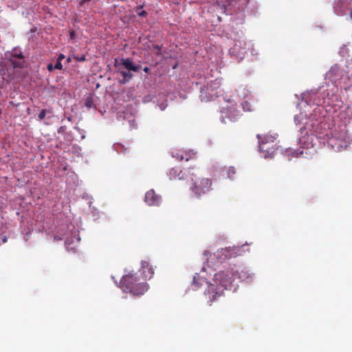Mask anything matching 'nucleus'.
Here are the masks:
<instances>
[{
	"instance_id": "f257e3e1",
	"label": "nucleus",
	"mask_w": 352,
	"mask_h": 352,
	"mask_svg": "<svg viewBox=\"0 0 352 352\" xmlns=\"http://www.w3.org/2000/svg\"><path fill=\"white\" fill-rule=\"evenodd\" d=\"M169 176L171 179L190 180V190L198 199L212 190V181L209 178H198L195 167L180 169L178 167L170 170Z\"/></svg>"
},
{
	"instance_id": "f03ea898",
	"label": "nucleus",
	"mask_w": 352,
	"mask_h": 352,
	"mask_svg": "<svg viewBox=\"0 0 352 352\" xmlns=\"http://www.w3.org/2000/svg\"><path fill=\"white\" fill-rule=\"evenodd\" d=\"M234 273L229 270L221 271L214 276V283L208 285L206 295L209 299L210 304L216 300L217 297L221 296L223 291L232 287Z\"/></svg>"
},
{
	"instance_id": "7ed1b4c3",
	"label": "nucleus",
	"mask_w": 352,
	"mask_h": 352,
	"mask_svg": "<svg viewBox=\"0 0 352 352\" xmlns=\"http://www.w3.org/2000/svg\"><path fill=\"white\" fill-rule=\"evenodd\" d=\"M121 287L126 292L140 296L147 291L148 286L145 282H138L135 274L130 273L124 276L120 282Z\"/></svg>"
},
{
	"instance_id": "20e7f679",
	"label": "nucleus",
	"mask_w": 352,
	"mask_h": 352,
	"mask_svg": "<svg viewBox=\"0 0 352 352\" xmlns=\"http://www.w3.org/2000/svg\"><path fill=\"white\" fill-rule=\"evenodd\" d=\"M256 137L258 140L259 149L264 153L265 157L272 155L275 151L274 141L276 139V135L265 134L262 135L258 134Z\"/></svg>"
},
{
	"instance_id": "39448f33",
	"label": "nucleus",
	"mask_w": 352,
	"mask_h": 352,
	"mask_svg": "<svg viewBox=\"0 0 352 352\" xmlns=\"http://www.w3.org/2000/svg\"><path fill=\"white\" fill-rule=\"evenodd\" d=\"M239 250L236 248H226L218 250L214 256L216 257L217 262L223 263L225 261L236 257L238 255Z\"/></svg>"
},
{
	"instance_id": "423d86ee",
	"label": "nucleus",
	"mask_w": 352,
	"mask_h": 352,
	"mask_svg": "<svg viewBox=\"0 0 352 352\" xmlns=\"http://www.w3.org/2000/svg\"><path fill=\"white\" fill-rule=\"evenodd\" d=\"M144 201L148 206H158L161 202V197L151 189L146 192Z\"/></svg>"
},
{
	"instance_id": "0eeeda50",
	"label": "nucleus",
	"mask_w": 352,
	"mask_h": 352,
	"mask_svg": "<svg viewBox=\"0 0 352 352\" xmlns=\"http://www.w3.org/2000/svg\"><path fill=\"white\" fill-rule=\"evenodd\" d=\"M172 157L179 161H188L195 157V153L191 152H186L184 151L174 150L171 152Z\"/></svg>"
},
{
	"instance_id": "6e6552de",
	"label": "nucleus",
	"mask_w": 352,
	"mask_h": 352,
	"mask_svg": "<svg viewBox=\"0 0 352 352\" xmlns=\"http://www.w3.org/2000/svg\"><path fill=\"white\" fill-rule=\"evenodd\" d=\"M141 271L144 280L151 279L154 274V269L150 263L147 261H142Z\"/></svg>"
},
{
	"instance_id": "1a4fd4ad",
	"label": "nucleus",
	"mask_w": 352,
	"mask_h": 352,
	"mask_svg": "<svg viewBox=\"0 0 352 352\" xmlns=\"http://www.w3.org/2000/svg\"><path fill=\"white\" fill-rule=\"evenodd\" d=\"M249 0H225L226 3L235 10H243Z\"/></svg>"
},
{
	"instance_id": "9d476101",
	"label": "nucleus",
	"mask_w": 352,
	"mask_h": 352,
	"mask_svg": "<svg viewBox=\"0 0 352 352\" xmlns=\"http://www.w3.org/2000/svg\"><path fill=\"white\" fill-rule=\"evenodd\" d=\"M329 143L333 148H336L338 150L345 148L347 146V142L345 140L338 142L336 138H331Z\"/></svg>"
},
{
	"instance_id": "9b49d317",
	"label": "nucleus",
	"mask_w": 352,
	"mask_h": 352,
	"mask_svg": "<svg viewBox=\"0 0 352 352\" xmlns=\"http://www.w3.org/2000/svg\"><path fill=\"white\" fill-rule=\"evenodd\" d=\"M122 64L128 70L133 72H138L139 70V66L134 65L133 61L130 58L122 59Z\"/></svg>"
},
{
	"instance_id": "f8f14e48",
	"label": "nucleus",
	"mask_w": 352,
	"mask_h": 352,
	"mask_svg": "<svg viewBox=\"0 0 352 352\" xmlns=\"http://www.w3.org/2000/svg\"><path fill=\"white\" fill-rule=\"evenodd\" d=\"M120 74H122L123 78L120 80L121 84H125L129 82L133 77V74L129 72L121 71Z\"/></svg>"
},
{
	"instance_id": "ddd939ff",
	"label": "nucleus",
	"mask_w": 352,
	"mask_h": 352,
	"mask_svg": "<svg viewBox=\"0 0 352 352\" xmlns=\"http://www.w3.org/2000/svg\"><path fill=\"white\" fill-rule=\"evenodd\" d=\"M17 58H19V60H12V65L14 67H21L23 65V55L22 54H20L17 56Z\"/></svg>"
},
{
	"instance_id": "4468645a",
	"label": "nucleus",
	"mask_w": 352,
	"mask_h": 352,
	"mask_svg": "<svg viewBox=\"0 0 352 352\" xmlns=\"http://www.w3.org/2000/svg\"><path fill=\"white\" fill-rule=\"evenodd\" d=\"M241 106L245 111H252L250 102L247 100H245L242 102Z\"/></svg>"
},
{
	"instance_id": "2eb2a0df",
	"label": "nucleus",
	"mask_w": 352,
	"mask_h": 352,
	"mask_svg": "<svg viewBox=\"0 0 352 352\" xmlns=\"http://www.w3.org/2000/svg\"><path fill=\"white\" fill-rule=\"evenodd\" d=\"M227 177L229 179H232L233 175L235 174V170L233 167H229L226 170Z\"/></svg>"
},
{
	"instance_id": "dca6fc26",
	"label": "nucleus",
	"mask_w": 352,
	"mask_h": 352,
	"mask_svg": "<svg viewBox=\"0 0 352 352\" xmlns=\"http://www.w3.org/2000/svg\"><path fill=\"white\" fill-rule=\"evenodd\" d=\"M285 153L287 155H292V157H298V153L296 151H293L292 149H287L285 151Z\"/></svg>"
},
{
	"instance_id": "f3484780",
	"label": "nucleus",
	"mask_w": 352,
	"mask_h": 352,
	"mask_svg": "<svg viewBox=\"0 0 352 352\" xmlns=\"http://www.w3.org/2000/svg\"><path fill=\"white\" fill-rule=\"evenodd\" d=\"M74 58L78 62H82L86 60V56L85 55H82V56L75 55L74 56Z\"/></svg>"
},
{
	"instance_id": "a211bd4d",
	"label": "nucleus",
	"mask_w": 352,
	"mask_h": 352,
	"mask_svg": "<svg viewBox=\"0 0 352 352\" xmlns=\"http://www.w3.org/2000/svg\"><path fill=\"white\" fill-rule=\"evenodd\" d=\"M46 116V110L45 109H43L41 110V111L39 113L38 116V119L39 120H41L43 119H44V118Z\"/></svg>"
},
{
	"instance_id": "6ab92c4d",
	"label": "nucleus",
	"mask_w": 352,
	"mask_h": 352,
	"mask_svg": "<svg viewBox=\"0 0 352 352\" xmlns=\"http://www.w3.org/2000/svg\"><path fill=\"white\" fill-rule=\"evenodd\" d=\"M91 0H80L78 3V8H80L84 6L85 4L89 3Z\"/></svg>"
},
{
	"instance_id": "aec40b11",
	"label": "nucleus",
	"mask_w": 352,
	"mask_h": 352,
	"mask_svg": "<svg viewBox=\"0 0 352 352\" xmlns=\"http://www.w3.org/2000/svg\"><path fill=\"white\" fill-rule=\"evenodd\" d=\"M153 50H156V54H160L161 53V47L157 45H155L153 46Z\"/></svg>"
},
{
	"instance_id": "412c9836",
	"label": "nucleus",
	"mask_w": 352,
	"mask_h": 352,
	"mask_svg": "<svg viewBox=\"0 0 352 352\" xmlns=\"http://www.w3.org/2000/svg\"><path fill=\"white\" fill-rule=\"evenodd\" d=\"M63 68V65L61 61L57 60L56 63L54 65V69H61Z\"/></svg>"
},
{
	"instance_id": "4be33fe9",
	"label": "nucleus",
	"mask_w": 352,
	"mask_h": 352,
	"mask_svg": "<svg viewBox=\"0 0 352 352\" xmlns=\"http://www.w3.org/2000/svg\"><path fill=\"white\" fill-rule=\"evenodd\" d=\"M92 104V99L91 98H87L85 102V105L88 107H91Z\"/></svg>"
},
{
	"instance_id": "5701e85b",
	"label": "nucleus",
	"mask_w": 352,
	"mask_h": 352,
	"mask_svg": "<svg viewBox=\"0 0 352 352\" xmlns=\"http://www.w3.org/2000/svg\"><path fill=\"white\" fill-rule=\"evenodd\" d=\"M47 68L49 72H52L53 69H54V66L52 63H50V64H48Z\"/></svg>"
},
{
	"instance_id": "b1692460",
	"label": "nucleus",
	"mask_w": 352,
	"mask_h": 352,
	"mask_svg": "<svg viewBox=\"0 0 352 352\" xmlns=\"http://www.w3.org/2000/svg\"><path fill=\"white\" fill-rule=\"evenodd\" d=\"M139 16H145L147 14V12L145 10H142L141 12L138 13Z\"/></svg>"
},
{
	"instance_id": "393cba45",
	"label": "nucleus",
	"mask_w": 352,
	"mask_h": 352,
	"mask_svg": "<svg viewBox=\"0 0 352 352\" xmlns=\"http://www.w3.org/2000/svg\"><path fill=\"white\" fill-rule=\"evenodd\" d=\"M204 254L206 256H211L212 254L211 252H210L208 250H205L204 252Z\"/></svg>"
},
{
	"instance_id": "a878e982",
	"label": "nucleus",
	"mask_w": 352,
	"mask_h": 352,
	"mask_svg": "<svg viewBox=\"0 0 352 352\" xmlns=\"http://www.w3.org/2000/svg\"><path fill=\"white\" fill-rule=\"evenodd\" d=\"M64 58L65 56L63 54H61L58 56L57 60L61 61Z\"/></svg>"
},
{
	"instance_id": "bb28decb",
	"label": "nucleus",
	"mask_w": 352,
	"mask_h": 352,
	"mask_svg": "<svg viewBox=\"0 0 352 352\" xmlns=\"http://www.w3.org/2000/svg\"><path fill=\"white\" fill-rule=\"evenodd\" d=\"M144 72H145L146 73H148L149 71H150V69L148 67H145L144 69H143Z\"/></svg>"
},
{
	"instance_id": "cd10ccee",
	"label": "nucleus",
	"mask_w": 352,
	"mask_h": 352,
	"mask_svg": "<svg viewBox=\"0 0 352 352\" xmlns=\"http://www.w3.org/2000/svg\"><path fill=\"white\" fill-rule=\"evenodd\" d=\"M336 68L332 67V68L331 69L330 72H329V74H331V73H333V72L334 70H336Z\"/></svg>"
},
{
	"instance_id": "c85d7f7f",
	"label": "nucleus",
	"mask_w": 352,
	"mask_h": 352,
	"mask_svg": "<svg viewBox=\"0 0 352 352\" xmlns=\"http://www.w3.org/2000/svg\"><path fill=\"white\" fill-rule=\"evenodd\" d=\"M349 15H350L351 19H352V8H351V10H350V14H349Z\"/></svg>"
},
{
	"instance_id": "c756f323",
	"label": "nucleus",
	"mask_w": 352,
	"mask_h": 352,
	"mask_svg": "<svg viewBox=\"0 0 352 352\" xmlns=\"http://www.w3.org/2000/svg\"><path fill=\"white\" fill-rule=\"evenodd\" d=\"M193 283H195V277L193 278Z\"/></svg>"
},
{
	"instance_id": "7c9ffc66",
	"label": "nucleus",
	"mask_w": 352,
	"mask_h": 352,
	"mask_svg": "<svg viewBox=\"0 0 352 352\" xmlns=\"http://www.w3.org/2000/svg\"><path fill=\"white\" fill-rule=\"evenodd\" d=\"M67 61L69 62L70 61V58H67Z\"/></svg>"
}]
</instances>
